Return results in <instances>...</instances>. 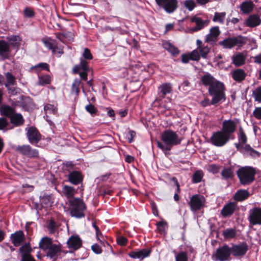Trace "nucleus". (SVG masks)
Masks as SVG:
<instances>
[{
    "label": "nucleus",
    "instance_id": "obj_64",
    "mask_svg": "<svg viewBox=\"0 0 261 261\" xmlns=\"http://www.w3.org/2000/svg\"><path fill=\"white\" fill-rule=\"evenodd\" d=\"M91 249L96 254H100L102 252L101 247L96 244L93 245L91 247Z\"/></svg>",
    "mask_w": 261,
    "mask_h": 261
},
{
    "label": "nucleus",
    "instance_id": "obj_60",
    "mask_svg": "<svg viewBox=\"0 0 261 261\" xmlns=\"http://www.w3.org/2000/svg\"><path fill=\"white\" fill-rule=\"evenodd\" d=\"M239 138L240 141H241L243 143H245L247 141V137L246 136L244 132L242 127L240 128L239 129Z\"/></svg>",
    "mask_w": 261,
    "mask_h": 261
},
{
    "label": "nucleus",
    "instance_id": "obj_56",
    "mask_svg": "<svg viewBox=\"0 0 261 261\" xmlns=\"http://www.w3.org/2000/svg\"><path fill=\"white\" fill-rule=\"evenodd\" d=\"M219 166L215 164L209 165L207 167V170L209 172L216 174L219 171Z\"/></svg>",
    "mask_w": 261,
    "mask_h": 261
},
{
    "label": "nucleus",
    "instance_id": "obj_7",
    "mask_svg": "<svg viewBox=\"0 0 261 261\" xmlns=\"http://www.w3.org/2000/svg\"><path fill=\"white\" fill-rule=\"evenodd\" d=\"M231 254L230 247L225 244L217 249L213 257L215 261H225L230 259Z\"/></svg>",
    "mask_w": 261,
    "mask_h": 261
},
{
    "label": "nucleus",
    "instance_id": "obj_12",
    "mask_svg": "<svg viewBox=\"0 0 261 261\" xmlns=\"http://www.w3.org/2000/svg\"><path fill=\"white\" fill-rule=\"evenodd\" d=\"M16 151L29 158H37L39 157L38 150L33 149L29 145L18 146L16 148Z\"/></svg>",
    "mask_w": 261,
    "mask_h": 261
},
{
    "label": "nucleus",
    "instance_id": "obj_35",
    "mask_svg": "<svg viewBox=\"0 0 261 261\" xmlns=\"http://www.w3.org/2000/svg\"><path fill=\"white\" fill-rule=\"evenodd\" d=\"M31 70H34V72L39 74V72L42 70H46L49 71V65L46 63H40L35 66L31 67Z\"/></svg>",
    "mask_w": 261,
    "mask_h": 261
},
{
    "label": "nucleus",
    "instance_id": "obj_28",
    "mask_svg": "<svg viewBox=\"0 0 261 261\" xmlns=\"http://www.w3.org/2000/svg\"><path fill=\"white\" fill-rule=\"evenodd\" d=\"M69 181L73 185H78L83 180L82 176L78 171H73L68 175Z\"/></svg>",
    "mask_w": 261,
    "mask_h": 261
},
{
    "label": "nucleus",
    "instance_id": "obj_42",
    "mask_svg": "<svg viewBox=\"0 0 261 261\" xmlns=\"http://www.w3.org/2000/svg\"><path fill=\"white\" fill-rule=\"evenodd\" d=\"M51 80V77L49 75L38 74V84L41 86L49 84Z\"/></svg>",
    "mask_w": 261,
    "mask_h": 261
},
{
    "label": "nucleus",
    "instance_id": "obj_37",
    "mask_svg": "<svg viewBox=\"0 0 261 261\" xmlns=\"http://www.w3.org/2000/svg\"><path fill=\"white\" fill-rule=\"evenodd\" d=\"M11 122L16 126L22 125L24 120L21 115L14 113L10 118Z\"/></svg>",
    "mask_w": 261,
    "mask_h": 261
},
{
    "label": "nucleus",
    "instance_id": "obj_58",
    "mask_svg": "<svg viewBox=\"0 0 261 261\" xmlns=\"http://www.w3.org/2000/svg\"><path fill=\"white\" fill-rule=\"evenodd\" d=\"M9 122L7 119L0 118V130H7L8 129Z\"/></svg>",
    "mask_w": 261,
    "mask_h": 261
},
{
    "label": "nucleus",
    "instance_id": "obj_36",
    "mask_svg": "<svg viewBox=\"0 0 261 261\" xmlns=\"http://www.w3.org/2000/svg\"><path fill=\"white\" fill-rule=\"evenodd\" d=\"M0 110L3 115L9 118L15 113L14 109L7 105L2 106Z\"/></svg>",
    "mask_w": 261,
    "mask_h": 261
},
{
    "label": "nucleus",
    "instance_id": "obj_6",
    "mask_svg": "<svg viewBox=\"0 0 261 261\" xmlns=\"http://www.w3.org/2000/svg\"><path fill=\"white\" fill-rule=\"evenodd\" d=\"M246 42V37L239 35L236 37L226 38L219 42V43L224 48L230 49L235 46L241 47L244 45Z\"/></svg>",
    "mask_w": 261,
    "mask_h": 261
},
{
    "label": "nucleus",
    "instance_id": "obj_31",
    "mask_svg": "<svg viewBox=\"0 0 261 261\" xmlns=\"http://www.w3.org/2000/svg\"><path fill=\"white\" fill-rule=\"evenodd\" d=\"M226 13L225 12H216L214 13L212 20L215 23H218L220 24H224L226 20Z\"/></svg>",
    "mask_w": 261,
    "mask_h": 261
},
{
    "label": "nucleus",
    "instance_id": "obj_11",
    "mask_svg": "<svg viewBox=\"0 0 261 261\" xmlns=\"http://www.w3.org/2000/svg\"><path fill=\"white\" fill-rule=\"evenodd\" d=\"M238 120H225L222 124V131L230 138V136L235 132L237 129Z\"/></svg>",
    "mask_w": 261,
    "mask_h": 261
},
{
    "label": "nucleus",
    "instance_id": "obj_4",
    "mask_svg": "<svg viewBox=\"0 0 261 261\" xmlns=\"http://www.w3.org/2000/svg\"><path fill=\"white\" fill-rule=\"evenodd\" d=\"M70 205V213L72 217L81 218L84 217V211L86 206L82 199L74 198L69 200Z\"/></svg>",
    "mask_w": 261,
    "mask_h": 261
},
{
    "label": "nucleus",
    "instance_id": "obj_32",
    "mask_svg": "<svg viewBox=\"0 0 261 261\" xmlns=\"http://www.w3.org/2000/svg\"><path fill=\"white\" fill-rule=\"evenodd\" d=\"M42 41L47 48L51 50L53 54H56V49L58 48V46L55 40L50 38H43Z\"/></svg>",
    "mask_w": 261,
    "mask_h": 261
},
{
    "label": "nucleus",
    "instance_id": "obj_14",
    "mask_svg": "<svg viewBox=\"0 0 261 261\" xmlns=\"http://www.w3.org/2000/svg\"><path fill=\"white\" fill-rule=\"evenodd\" d=\"M67 247L70 250V253L79 249L82 245V241L77 235L70 236L67 241Z\"/></svg>",
    "mask_w": 261,
    "mask_h": 261
},
{
    "label": "nucleus",
    "instance_id": "obj_59",
    "mask_svg": "<svg viewBox=\"0 0 261 261\" xmlns=\"http://www.w3.org/2000/svg\"><path fill=\"white\" fill-rule=\"evenodd\" d=\"M128 242L126 238L123 236H119L117 238V243L121 246H125Z\"/></svg>",
    "mask_w": 261,
    "mask_h": 261
},
{
    "label": "nucleus",
    "instance_id": "obj_63",
    "mask_svg": "<svg viewBox=\"0 0 261 261\" xmlns=\"http://www.w3.org/2000/svg\"><path fill=\"white\" fill-rule=\"evenodd\" d=\"M89 70L88 65L87 66L86 70H83L82 72L79 73L80 77L84 80L86 81L87 80L88 72Z\"/></svg>",
    "mask_w": 261,
    "mask_h": 261
},
{
    "label": "nucleus",
    "instance_id": "obj_22",
    "mask_svg": "<svg viewBox=\"0 0 261 261\" xmlns=\"http://www.w3.org/2000/svg\"><path fill=\"white\" fill-rule=\"evenodd\" d=\"M24 233L23 231L19 230L11 234V239L13 245L19 246L24 240Z\"/></svg>",
    "mask_w": 261,
    "mask_h": 261
},
{
    "label": "nucleus",
    "instance_id": "obj_39",
    "mask_svg": "<svg viewBox=\"0 0 261 261\" xmlns=\"http://www.w3.org/2000/svg\"><path fill=\"white\" fill-rule=\"evenodd\" d=\"M163 47L173 55H176L179 54V51L177 48L172 45L169 42H165L163 44Z\"/></svg>",
    "mask_w": 261,
    "mask_h": 261
},
{
    "label": "nucleus",
    "instance_id": "obj_41",
    "mask_svg": "<svg viewBox=\"0 0 261 261\" xmlns=\"http://www.w3.org/2000/svg\"><path fill=\"white\" fill-rule=\"evenodd\" d=\"M243 151L244 153H247L250 155L257 158L260 156V153L253 149L250 145L246 144L243 148Z\"/></svg>",
    "mask_w": 261,
    "mask_h": 261
},
{
    "label": "nucleus",
    "instance_id": "obj_53",
    "mask_svg": "<svg viewBox=\"0 0 261 261\" xmlns=\"http://www.w3.org/2000/svg\"><path fill=\"white\" fill-rule=\"evenodd\" d=\"M85 109L92 116H95L98 111L97 109L91 103L87 105L85 107Z\"/></svg>",
    "mask_w": 261,
    "mask_h": 261
},
{
    "label": "nucleus",
    "instance_id": "obj_29",
    "mask_svg": "<svg viewBox=\"0 0 261 261\" xmlns=\"http://www.w3.org/2000/svg\"><path fill=\"white\" fill-rule=\"evenodd\" d=\"M54 199L51 195L44 194L40 196V200L43 207L48 208L52 206Z\"/></svg>",
    "mask_w": 261,
    "mask_h": 261
},
{
    "label": "nucleus",
    "instance_id": "obj_23",
    "mask_svg": "<svg viewBox=\"0 0 261 261\" xmlns=\"http://www.w3.org/2000/svg\"><path fill=\"white\" fill-rule=\"evenodd\" d=\"M10 52L9 44L4 40H0V56L5 59L8 58Z\"/></svg>",
    "mask_w": 261,
    "mask_h": 261
},
{
    "label": "nucleus",
    "instance_id": "obj_30",
    "mask_svg": "<svg viewBox=\"0 0 261 261\" xmlns=\"http://www.w3.org/2000/svg\"><path fill=\"white\" fill-rule=\"evenodd\" d=\"M250 194L246 190H239L233 196V199L238 201H242L249 196Z\"/></svg>",
    "mask_w": 261,
    "mask_h": 261
},
{
    "label": "nucleus",
    "instance_id": "obj_38",
    "mask_svg": "<svg viewBox=\"0 0 261 261\" xmlns=\"http://www.w3.org/2000/svg\"><path fill=\"white\" fill-rule=\"evenodd\" d=\"M88 65V62L83 59V58L80 59V63L79 65L75 66L73 68V72L74 73H79L80 70H86L87 66Z\"/></svg>",
    "mask_w": 261,
    "mask_h": 261
},
{
    "label": "nucleus",
    "instance_id": "obj_1",
    "mask_svg": "<svg viewBox=\"0 0 261 261\" xmlns=\"http://www.w3.org/2000/svg\"><path fill=\"white\" fill-rule=\"evenodd\" d=\"M39 247L45 252L46 256L52 261L61 258V253L65 254L68 252L62 250L61 244L54 243L52 239L47 237L41 238L39 243Z\"/></svg>",
    "mask_w": 261,
    "mask_h": 261
},
{
    "label": "nucleus",
    "instance_id": "obj_5",
    "mask_svg": "<svg viewBox=\"0 0 261 261\" xmlns=\"http://www.w3.org/2000/svg\"><path fill=\"white\" fill-rule=\"evenodd\" d=\"M255 173L253 168L247 166L240 168L237 171V175L241 184L246 185L254 181Z\"/></svg>",
    "mask_w": 261,
    "mask_h": 261
},
{
    "label": "nucleus",
    "instance_id": "obj_15",
    "mask_svg": "<svg viewBox=\"0 0 261 261\" xmlns=\"http://www.w3.org/2000/svg\"><path fill=\"white\" fill-rule=\"evenodd\" d=\"M261 24V18L257 14L249 15L244 20V25L250 28H254Z\"/></svg>",
    "mask_w": 261,
    "mask_h": 261
},
{
    "label": "nucleus",
    "instance_id": "obj_2",
    "mask_svg": "<svg viewBox=\"0 0 261 261\" xmlns=\"http://www.w3.org/2000/svg\"><path fill=\"white\" fill-rule=\"evenodd\" d=\"M161 138L162 142L158 141L157 145L163 151L170 150L172 147L180 144L182 140L175 132L171 129L164 131Z\"/></svg>",
    "mask_w": 261,
    "mask_h": 261
},
{
    "label": "nucleus",
    "instance_id": "obj_19",
    "mask_svg": "<svg viewBox=\"0 0 261 261\" xmlns=\"http://www.w3.org/2000/svg\"><path fill=\"white\" fill-rule=\"evenodd\" d=\"M237 203L234 202H230L225 204L222 210L221 214L224 218H227L231 216L237 208Z\"/></svg>",
    "mask_w": 261,
    "mask_h": 261
},
{
    "label": "nucleus",
    "instance_id": "obj_45",
    "mask_svg": "<svg viewBox=\"0 0 261 261\" xmlns=\"http://www.w3.org/2000/svg\"><path fill=\"white\" fill-rule=\"evenodd\" d=\"M252 96L255 101L261 103V86H259L252 90Z\"/></svg>",
    "mask_w": 261,
    "mask_h": 261
},
{
    "label": "nucleus",
    "instance_id": "obj_26",
    "mask_svg": "<svg viewBox=\"0 0 261 261\" xmlns=\"http://www.w3.org/2000/svg\"><path fill=\"white\" fill-rule=\"evenodd\" d=\"M158 89V95L162 98H163L166 94H169L171 92L172 85L170 83H164L160 85Z\"/></svg>",
    "mask_w": 261,
    "mask_h": 261
},
{
    "label": "nucleus",
    "instance_id": "obj_34",
    "mask_svg": "<svg viewBox=\"0 0 261 261\" xmlns=\"http://www.w3.org/2000/svg\"><path fill=\"white\" fill-rule=\"evenodd\" d=\"M62 192L68 199H69L73 197L76 191L72 187L65 185L62 188Z\"/></svg>",
    "mask_w": 261,
    "mask_h": 261
},
{
    "label": "nucleus",
    "instance_id": "obj_46",
    "mask_svg": "<svg viewBox=\"0 0 261 261\" xmlns=\"http://www.w3.org/2000/svg\"><path fill=\"white\" fill-rule=\"evenodd\" d=\"M203 172L202 170H197V171H196L194 174H193V177H192V182L193 183H199L200 182L201 180H202V179L203 177Z\"/></svg>",
    "mask_w": 261,
    "mask_h": 261
},
{
    "label": "nucleus",
    "instance_id": "obj_57",
    "mask_svg": "<svg viewBox=\"0 0 261 261\" xmlns=\"http://www.w3.org/2000/svg\"><path fill=\"white\" fill-rule=\"evenodd\" d=\"M82 56L84 58V59L85 60H90L93 58V56L91 54L90 50L88 48H84Z\"/></svg>",
    "mask_w": 261,
    "mask_h": 261
},
{
    "label": "nucleus",
    "instance_id": "obj_47",
    "mask_svg": "<svg viewBox=\"0 0 261 261\" xmlns=\"http://www.w3.org/2000/svg\"><path fill=\"white\" fill-rule=\"evenodd\" d=\"M173 253L176 254L175 258V261H188V257L186 252L181 251L176 253L175 250H174Z\"/></svg>",
    "mask_w": 261,
    "mask_h": 261
},
{
    "label": "nucleus",
    "instance_id": "obj_49",
    "mask_svg": "<svg viewBox=\"0 0 261 261\" xmlns=\"http://www.w3.org/2000/svg\"><path fill=\"white\" fill-rule=\"evenodd\" d=\"M22 257L25 255H30L32 249L29 244H25L19 248Z\"/></svg>",
    "mask_w": 261,
    "mask_h": 261
},
{
    "label": "nucleus",
    "instance_id": "obj_33",
    "mask_svg": "<svg viewBox=\"0 0 261 261\" xmlns=\"http://www.w3.org/2000/svg\"><path fill=\"white\" fill-rule=\"evenodd\" d=\"M44 110L46 114V120L48 122H51L50 121L48 120V115L54 114L56 115L57 113L58 109L57 107L53 105L46 104L44 106Z\"/></svg>",
    "mask_w": 261,
    "mask_h": 261
},
{
    "label": "nucleus",
    "instance_id": "obj_52",
    "mask_svg": "<svg viewBox=\"0 0 261 261\" xmlns=\"http://www.w3.org/2000/svg\"><path fill=\"white\" fill-rule=\"evenodd\" d=\"M221 175L224 178L227 179L232 177L233 172L231 168H225L222 171Z\"/></svg>",
    "mask_w": 261,
    "mask_h": 261
},
{
    "label": "nucleus",
    "instance_id": "obj_3",
    "mask_svg": "<svg viewBox=\"0 0 261 261\" xmlns=\"http://www.w3.org/2000/svg\"><path fill=\"white\" fill-rule=\"evenodd\" d=\"M225 91L224 84L219 81L214 83L210 87H208L209 94L212 97L211 104L214 105L221 101H224L226 100Z\"/></svg>",
    "mask_w": 261,
    "mask_h": 261
},
{
    "label": "nucleus",
    "instance_id": "obj_50",
    "mask_svg": "<svg viewBox=\"0 0 261 261\" xmlns=\"http://www.w3.org/2000/svg\"><path fill=\"white\" fill-rule=\"evenodd\" d=\"M80 83L81 81L79 79H76L74 80L72 85V92L76 95H79L80 92L79 86Z\"/></svg>",
    "mask_w": 261,
    "mask_h": 261
},
{
    "label": "nucleus",
    "instance_id": "obj_17",
    "mask_svg": "<svg viewBox=\"0 0 261 261\" xmlns=\"http://www.w3.org/2000/svg\"><path fill=\"white\" fill-rule=\"evenodd\" d=\"M191 22H194L196 24V26L190 29L189 32L193 33L199 31L208 25L210 23L208 20H202L199 17L194 16L191 18Z\"/></svg>",
    "mask_w": 261,
    "mask_h": 261
},
{
    "label": "nucleus",
    "instance_id": "obj_48",
    "mask_svg": "<svg viewBox=\"0 0 261 261\" xmlns=\"http://www.w3.org/2000/svg\"><path fill=\"white\" fill-rule=\"evenodd\" d=\"M198 50V53L200 55V57L203 59L207 58V55L210 53V48L207 45L204 46L203 47H199L196 48Z\"/></svg>",
    "mask_w": 261,
    "mask_h": 261
},
{
    "label": "nucleus",
    "instance_id": "obj_20",
    "mask_svg": "<svg viewBox=\"0 0 261 261\" xmlns=\"http://www.w3.org/2000/svg\"><path fill=\"white\" fill-rule=\"evenodd\" d=\"M27 135L30 143L32 144L38 143L41 139L40 134L34 127H31L28 129Z\"/></svg>",
    "mask_w": 261,
    "mask_h": 261
},
{
    "label": "nucleus",
    "instance_id": "obj_25",
    "mask_svg": "<svg viewBox=\"0 0 261 261\" xmlns=\"http://www.w3.org/2000/svg\"><path fill=\"white\" fill-rule=\"evenodd\" d=\"M246 59V53H238L232 56V63L236 66H240L245 64Z\"/></svg>",
    "mask_w": 261,
    "mask_h": 261
},
{
    "label": "nucleus",
    "instance_id": "obj_44",
    "mask_svg": "<svg viewBox=\"0 0 261 261\" xmlns=\"http://www.w3.org/2000/svg\"><path fill=\"white\" fill-rule=\"evenodd\" d=\"M9 45L13 47L18 48L20 45V39L18 36H11L9 39Z\"/></svg>",
    "mask_w": 261,
    "mask_h": 261
},
{
    "label": "nucleus",
    "instance_id": "obj_8",
    "mask_svg": "<svg viewBox=\"0 0 261 261\" xmlns=\"http://www.w3.org/2000/svg\"><path fill=\"white\" fill-rule=\"evenodd\" d=\"M230 138L222 130L217 131L213 134L210 138V142L217 147L224 146L229 141Z\"/></svg>",
    "mask_w": 261,
    "mask_h": 261
},
{
    "label": "nucleus",
    "instance_id": "obj_9",
    "mask_svg": "<svg viewBox=\"0 0 261 261\" xmlns=\"http://www.w3.org/2000/svg\"><path fill=\"white\" fill-rule=\"evenodd\" d=\"M205 202V199L203 195L195 194L190 198L188 203L191 210L193 212H196L202 208L204 206Z\"/></svg>",
    "mask_w": 261,
    "mask_h": 261
},
{
    "label": "nucleus",
    "instance_id": "obj_27",
    "mask_svg": "<svg viewBox=\"0 0 261 261\" xmlns=\"http://www.w3.org/2000/svg\"><path fill=\"white\" fill-rule=\"evenodd\" d=\"M201 81L203 85L210 87L214 84V83L218 81V80H216L210 73L206 72L205 74L201 76Z\"/></svg>",
    "mask_w": 261,
    "mask_h": 261
},
{
    "label": "nucleus",
    "instance_id": "obj_24",
    "mask_svg": "<svg viewBox=\"0 0 261 261\" xmlns=\"http://www.w3.org/2000/svg\"><path fill=\"white\" fill-rule=\"evenodd\" d=\"M254 4L250 0L243 2L240 5V10L244 14H249L252 12Z\"/></svg>",
    "mask_w": 261,
    "mask_h": 261
},
{
    "label": "nucleus",
    "instance_id": "obj_10",
    "mask_svg": "<svg viewBox=\"0 0 261 261\" xmlns=\"http://www.w3.org/2000/svg\"><path fill=\"white\" fill-rule=\"evenodd\" d=\"M248 220L250 225H261V208L254 207L249 211Z\"/></svg>",
    "mask_w": 261,
    "mask_h": 261
},
{
    "label": "nucleus",
    "instance_id": "obj_13",
    "mask_svg": "<svg viewBox=\"0 0 261 261\" xmlns=\"http://www.w3.org/2000/svg\"><path fill=\"white\" fill-rule=\"evenodd\" d=\"M155 2L168 13H173L177 8V0H155Z\"/></svg>",
    "mask_w": 261,
    "mask_h": 261
},
{
    "label": "nucleus",
    "instance_id": "obj_16",
    "mask_svg": "<svg viewBox=\"0 0 261 261\" xmlns=\"http://www.w3.org/2000/svg\"><path fill=\"white\" fill-rule=\"evenodd\" d=\"M231 254L236 257L244 255L248 250V246L246 243L232 244L230 247Z\"/></svg>",
    "mask_w": 261,
    "mask_h": 261
},
{
    "label": "nucleus",
    "instance_id": "obj_43",
    "mask_svg": "<svg viewBox=\"0 0 261 261\" xmlns=\"http://www.w3.org/2000/svg\"><path fill=\"white\" fill-rule=\"evenodd\" d=\"M222 234L225 239L229 240L236 237L237 230L234 228H227L223 231Z\"/></svg>",
    "mask_w": 261,
    "mask_h": 261
},
{
    "label": "nucleus",
    "instance_id": "obj_40",
    "mask_svg": "<svg viewBox=\"0 0 261 261\" xmlns=\"http://www.w3.org/2000/svg\"><path fill=\"white\" fill-rule=\"evenodd\" d=\"M232 77L236 81L241 82L245 79V73L244 70L237 69L232 72Z\"/></svg>",
    "mask_w": 261,
    "mask_h": 261
},
{
    "label": "nucleus",
    "instance_id": "obj_62",
    "mask_svg": "<svg viewBox=\"0 0 261 261\" xmlns=\"http://www.w3.org/2000/svg\"><path fill=\"white\" fill-rule=\"evenodd\" d=\"M24 14L25 17H27L31 18L34 16V11L32 9L28 8L25 9V10H24Z\"/></svg>",
    "mask_w": 261,
    "mask_h": 261
},
{
    "label": "nucleus",
    "instance_id": "obj_55",
    "mask_svg": "<svg viewBox=\"0 0 261 261\" xmlns=\"http://www.w3.org/2000/svg\"><path fill=\"white\" fill-rule=\"evenodd\" d=\"M6 76L7 83L5 84H8V86L13 85L15 83V77L9 72L7 73Z\"/></svg>",
    "mask_w": 261,
    "mask_h": 261
},
{
    "label": "nucleus",
    "instance_id": "obj_61",
    "mask_svg": "<svg viewBox=\"0 0 261 261\" xmlns=\"http://www.w3.org/2000/svg\"><path fill=\"white\" fill-rule=\"evenodd\" d=\"M253 116L258 120H261V107H256L253 111Z\"/></svg>",
    "mask_w": 261,
    "mask_h": 261
},
{
    "label": "nucleus",
    "instance_id": "obj_51",
    "mask_svg": "<svg viewBox=\"0 0 261 261\" xmlns=\"http://www.w3.org/2000/svg\"><path fill=\"white\" fill-rule=\"evenodd\" d=\"M184 6L190 11H192L196 6L194 0H186L184 2Z\"/></svg>",
    "mask_w": 261,
    "mask_h": 261
},
{
    "label": "nucleus",
    "instance_id": "obj_18",
    "mask_svg": "<svg viewBox=\"0 0 261 261\" xmlns=\"http://www.w3.org/2000/svg\"><path fill=\"white\" fill-rule=\"evenodd\" d=\"M220 34L221 31L218 26L212 27L210 29L209 33L205 36V42L211 44L215 43Z\"/></svg>",
    "mask_w": 261,
    "mask_h": 261
},
{
    "label": "nucleus",
    "instance_id": "obj_21",
    "mask_svg": "<svg viewBox=\"0 0 261 261\" xmlns=\"http://www.w3.org/2000/svg\"><path fill=\"white\" fill-rule=\"evenodd\" d=\"M150 254V251L146 249L132 251L129 253L128 255L134 259H143L148 256Z\"/></svg>",
    "mask_w": 261,
    "mask_h": 261
},
{
    "label": "nucleus",
    "instance_id": "obj_54",
    "mask_svg": "<svg viewBox=\"0 0 261 261\" xmlns=\"http://www.w3.org/2000/svg\"><path fill=\"white\" fill-rule=\"evenodd\" d=\"M191 57V60L198 61L200 59V55L198 53V50L195 49L189 53Z\"/></svg>",
    "mask_w": 261,
    "mask_h": 261
}]
</instances>
